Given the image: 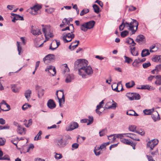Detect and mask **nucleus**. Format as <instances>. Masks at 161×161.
I'll use <instances>...</instances> for the list:
<instances>
[{"mask_svg": "<svg viewBox=\"0 0 161 161\" xmlns=\"http://www.w3.org/2000/svg\"><path fill=\"white\" fill-rule=\"evenodd\" d=\"M6 140L5 139L2 138H0V146H3L5 144Z\"/></svg>", "mask_w": 161, "mask_h": 161, "instance_id": "58", "label": "nucleus"}, {"mask_svg": "<svg viewBox=\"0 0 161 161\" xmlns=\"http://www.w3.org/2000/svg\"><path fill=\"white\" fill-rule=\"evenodd\" d=\"M72 20V19L70 18L69 20H68L67 19L64 18L62 21V23H66L68 25L70 24V21H71Z\"/></svg>", "mask_w": 161, "mask_h": 161, "instance_id": "44", "label": "nucleus"}, {"mask_svg": "<svg viewBox=\"0 0 161 161\" xmlns=\"http://www.w3.org/2000/svg\"><path fill=\"white\" fill-rule=\"evenodd\" d=\"M31 91L30 89L27 90L25 91V96L28 101H29L30 98V95L31 94Z\"/></svg>", "mask_w": 161, "mask_h": 161, "instance_id": "21", "label": "nucleus"}, {"mask_svg": "<svg viewBox=\"0 0 161 161\" xmlns=\"http://www.w3.org/2000/svg\"><path fill=\"white\" fill-rule=\"evenodd\" d=\"M89 12V10L88 9H84L82 10L80 13V15L82 16L85 14Z\"/></svg>", "mask_w": 161, "mask_h": 161, "instance_id": "42", "label": "nucleus"}, {"mask_svg": "<svg viewBox=\"0 0 161 161\" xmlns=\"http://www.w3.org/2000/svg\"><path fill=\"white\" fill-rule=\"evenodd\" d=\"M44 94V90L42 89H40V91L38 92V97L39 98H41L42 97L43 95Z\"/></svg>", "mask_w": 161, "mask_h": 161, "instance_id": "38", "label": "nucleus"}, {"mask_svg": "<svg viewBox=\"0 0 161 161\" xmlns=\"http://www.w3.org/2000/svg\"><path fill=\"white\" fill-rule=\"evenodd\" d=\"M24 20V18L23 17L17 14L15 15V16L14 17L13 19L12 20V21L14 23L15 22L16 20Z\"/></svg>", "mask_w": 161, "mask_h": 161, "instance_id": "22", "label": "nucleus"}, {"mask_svg": "<svg viewBox=\"0 0 161 161\" xmlns=\"http://www.w3.org/2000/svg\"><path fill=\"white\" fill-rule=\"evenodd\" d=\"M116 136L117 138H119L121 139H122V137H124V135H125V134H114Z\"/></svg>", "mask_w": 161, "mask_h": 161, "instance_id": "61", "label": "nucleus"}, {"mask_svg": "<svg viewBox=\"0 0 161 161\" xmlns=\"http://www.w3.org/2000/svg\"><path fill=\"white\" fill-rule=\"evenodd\" d=\"M79 146V144L77 143H73L72 145V150H73L74 149H76L78 148Z\"/></svg>", "mask_w": 161, "mask_h": 161, "instance_id": "56", "label": "nucleus"}, {"mask_svg": "<svg viewBox=\"0 0 161 161\" xmlns=\"http://www.w3.org/2000/svg\"><path fill=\"white\" fill-rule=\"evenodd\" d=\"M131 138L135 141H140V139L137 137V136L136 134L133 133L132 134Z\"/></svg>", "mask_w": 161, "mask_h": 161, "instance_id": "49", "label": "nucleus"}, {"mask_svg": "<svg viewBox=\"0 0 161 161\" xmlns=\"http://www.w3.org/2000/svg\"><path fill=\"white\" fill-rule=\"evenodd\" d=\"M57 143L59 147H64L67 145L68 142L66 140L61 138L57 140Z\"/></svg>", "mask_w": 161, "mask_h": 161, "instance_id": "10", "label": "nucleus"}, {"mask_svg": "<svg viewBox=\"0 0 161 161\" xmlns=\"http://www.w3.org/2000/svg\"><path fill=\"white\" fill-rule=\"evenodd\" d=\"M73 79V76L70 75H68L65 80V82L67 83L70 82Z\"/></svg>", "mask_w": 161, "mask_h": 161, "instance_id": "35", "label": "nucleus"}, {"mask_svg": "<svg viewBox=\"0 0 161 161\" xmlns=\"http://www.w3.org/2000/svg\"><path fill=\"white\" fill-rule=\"evenodd\" d=\"M26 129L23 128L19 125H18L17 132L20 135L25 134V133Z\"/></svg>", "mask_w": 161, "mask_h": 161, "instance_id": "19", "label": "nucleus"}, {"mask_svg": "<svg viewBox=\"0 0 161 161\" xmlns=\"http://www.w3.org/2000/svg\"><path fill=\"white\" fill-rule=\"evenodd\" d=\"M152 60L155 62H161V55H156L153 57Z\"/></svg>", "mask_w": 161, "mask_h": 161, "instance_id": "27", "label": "nucleus"}, {"mask_svg": "<svg viewBox=\"0 0 161 161\" xmlns=\"http://www.w3.org/2000/svg\"><path fill=\"white\" fill-rule=\"evenodd\" d=\"M158 140L154 139L148 142L147 144V147H149L150 150H152L153 148L158 144Z\"/></svg>", "mask_w": 161, "mask_h": 161, "instance_id": "8", "label": "nucleus"}, {"mask_svg": "<svg viewBox=\"0 0 161 161\" xmlns=\"http://www.w3.org/2000/svg\"><path fill=\"white\" fill-rule=\"evenodd\" d=\"M150 54L148 50L147 49H143L141 55L142 57H144Z\"/></svg>", "mask_w": 161, "mask_h": 161, "instance_id": "28", "label": "nucleus"}, {"mask_svg": "<svg viewBox=\"0 0 161 161\" xmlns=\"http://www.w3.org/2000/svg\"><path fill=\"white\" fill-rule=\"evenodd\" d=\"M32 124V121L31 119H30L28 121V123H24L25 126L27 127H30Z\"/></svg>", "mask_w": 161, "mask_h": 161, "instance_id": "55", "label": "nucleus"}, {"mask_svg": "<svg viewBox=\"0 0 161 161\" xmlns=\"http://www.w3.org/2000/svg\"><path fill=\"white\" fill-rule=\"evenodd\" d=\"M155 46H152L151 47H150V52H153L155 51H156L158 50V48L156 47L155 49L154 50H152L155 48Z\"/></svg>", "mask_w": 161, "mask_h": 161, "instance_id": "60", "label": "nucleus"}, {"mask_svg": "<svg viewBox=\"0 0 161 161\" xmlns=\"http://www.w3.org/2000/svg\"><path fill=\"white\" fill-rule=\"evenodd\" d=\"M89 119H88V122L87 123V125H88L92 124L93 121V118L92 116H89Z\"/></svg>", "mask_w": 161, "mask_h": 161, "instance_id": "46", "label": "nucleus"}, {"mask_svg": "<svg viewBox=\"0 0 161 161\" xmlns=\"http://www.w3.org/2000/svg\"><path fill=\"white\" fill-rule=\"evenodd\" d=\"M54 56L53 54H48L43 58V61L45 64H47L50 61L54 59Z\"/></svg>", "mask_w": 161, "mask_h": 161, "instance_id": "11", "label": "nucleus"}, {"mask_svg": "<svg viewBox=\"0 0 161 161\" xmlns=\"http://www.w3.org/2000/svg\"><path fill=\"white\" fill-rule=\"evenodd\" d=\"M79 75L82 76L83 78L87 77V76H91L93 73V70L90 66H86L83 69L81 68L80 70Z\"/></svg>", "mask_w": 161, "mask_h": 161, "instance_id": "2", "label": "nucleus"}, {"mask_svg": "<svg viewBox=\"0 0 161 161\" xmlns=\"http://www.w3.org/2000/svg\"><path fill=\"white\" fill-rule=\"evenodd\" d=\"M133 95V93H127L126 94V96L130 100H132Z\"/></svg>", "mask_w": 161, "mask_h": 161, "instance_id": "47", "label": "nucleus"}, {"mask_svg": "<svg viewBox=\"0 0 161 161\" xmlns=\"http://www.w3.org/2000/svg\"><path fill=\"white\" fill-rule=\"evenodd\" d=\"M111 109H115L117 106V103L113 100L111 101Z\"/></svg>", "mask_w": 161, "mask_h": 161, "instance_id": "36", "label": "nucleus"}, {"mask_svg": "<svg viewBox=\"0 0 161 161\" xmlns=\"http://www.w3.org/2000/svg\"><path fill=\"white\" fill-rule=\"evenodd\" d=\"M60 45L59 41L55 40V42H53L49 46V49L52 50H54L57 48Z\"/></svg>", "mask_w": 161, "mask_h": 161, "instance_id": "13", "label": "nucleus"}, {"mask_svg": "<svg viewBox=\"0 0 161 161\" xmlns=\"http://www.w3.org/2000/svg\"><path fill=\"white\" fill-rule=\"evenodd\" d=\"M10 128L9 126L8 125H5L3 126L0 125V130L9 129Z\"/></svg>", "mask_w": 161, "mask_h": 161, "instance_id": "45", "label": "nucleus"}, {"mask_svg": "<svg viewBox=\"0 0 161 161\" xmlns=\"http://www.w3.org/2000/svg\"><path fill=\"white\" fill-rule=\"evenodd\" d=\"M126 42L129 44H132V46H134L136 44L134 40L131 38H128L126 40Z\"/></svg>", "mask_w": 161, "mask_h": 161, "instance_id": "23", "label": "nucleus"}, {"mask_svg": "<svg viewBox=\"0 0 161 161\" xmlns=\"http://www.w3.org/2000/svg\"><path fill=\"white\" fill-rule=\"evenodd\" d=\"M135 85V82L133 80H132L130 82L127 83L125 84V86L127 88L132 87Z\"/></svg>", "mask_w": 161, "mask_h": 161, "instance_id": "29", "label": "nucleus"}, {"mask_svg": "<svg viewBox=\"0 0 161 161\" xmlns=\"http://www.w3.org/2000/svg\"><path fill=\"white\" fill-rule=\"evenodd\" d=\"M74 31H71L70 33H63L62 39L64 43H66L70 42L72 39L74 38L75 36L74 34L73 33Z\"/></svg>", "mask_w": 161, "mask_h": 161, "instance_id": "5", "label": "nucleus"}, {"mask_svg": "<svg viewBox=\"0 0 161 161\" xmlns=\"http://www.w3.org/2000/svg\"><path fill=\"white\" fill-rule=\"evenodd\" d=\"M0 160H10V158L9 157L8 155H5L3 157H1V158Z\"/></svg>", "mask_w": 161, "mask_h": 161, "instance_id": "51", "label": "nucleus"}, {"mask_svg": "<svg viewBox=\"0 0 161 161\" xmlns=\"http://www.w3.org/2000/svg\"><path fill=\"white\" fill-rule=\"evenodd\" d=\"M93 8L94 10V12L98 14L99 12V8L97 5L96 4L93 5Z\"/></svg>", "mask_w": 161, "mask_h": 161, "instance_id": "34", "label": "nucleus"}, {"mask_svg": "<svg viewBox=\"0 0 161 161\" xmlns=\"http://www.w3.org/2000/svg\"><path fill=\"white\" fill-rule=\"evenodd\" d=\"M42 131L40 130L39 131L37 136L36 140H38L41 139V135L42 134Z\"/></svg>", "mask_w": 161, "mask_h": 161, "instance_id": "57", "label": "nucleus"}, {"mask_svg": "<svg viewBox=\"0 0 161 161\" xmlns=\"http://www.w3.org/2000/svg\"><path fill=\"white\" fill-rule=\"evenodd\" d=\"M153 108L152 109H145L143 112L145 115H150L154 110Z\"/></svg>", "mask_w": 161, "mask_h": 161, "instance_id": "32", "label": "nucleus"}, {"mask_svg": "<svg viewBox=\"0 0 161 161\" xmlns=\"http://www.w3.org/2000/svg\"><path fill=\"white\" fill-rule=\"evenodd\" d=\"M155 88L152 86L147 85V89L149 91H152L155 89Z\"/></svg>", "mask_w": 161, "mask_h": 161, "instance_id": "63", "label": "nucleus"}, {"mask_svg": "<svg viewBox=\"0 0 161 161\" xmlns=\"http://www.w3.org/2000/svg\"><path fill=\"white\" fill-rule=\"evenodd\" d=\"M107 133V130L106 129H103L102 131L99 132L100 136H103Z\"/></svg>", "mask_w": 161, "mask_h": 161, "instance_id": "41", "label": "nucleus"}, {"mask_svg": "<svg viewBox=\"0 0 161 161\" xmlns=\"http://www.w3.org/2000/svg\"><path fill=\"white\" fill-rule=\"evenodd\" d=\"M31 33L34 36H38L41 34V31L38 29H32L31 30Z\"/></svg>", "mask_w": 161, "mask_h": 161, "instance_id": "20", "label": "nucleus"}, {"mask_svg": "<svg viewBox=\"0 0 161 161\" xmlns=\"http://www.w3.org/2000/svg\"><path fill=\"white\" fill-rule=\"evenodd\" d=\"M95 22L94 20H91L89 22H84L80 25V29L84 32L86 31L88 29L93 28Z\"/></svg>", "mask_w": 161, "mask_h": 161, "instance_id": "4", "label": "nucleus"}, {"mask_svg": "<svg viewBox=\"0 0 161 161\" xmlns=\"http://www.w3.org/2000/svg\"><path fill=\"white\" fill-rule=\"evenodd\" d=\"M53 67H54V66H53L52 65H50V66H48L45 69V71L46 72H47V71H50V70L52 69H53Z\"/></svg>", "mask_w": 161, "mask_h": 161, "instance_id": "62", "label": "nucleus"}, {"mask_svg": "<svg viewBox=\"0 0 161 161\" xmlns=\"http://www.w3.org/2000/svg\"><path fill=\"white\" fill-rule=\"evenodd\" d=\"M124 58L125 59V63H126L127 64H129L133 61V60L131 58L126 56H124Z\"/></svg>", "mask_w": 161, "mask_h": 161, "instance_id": "33", "label": "nucleus"}, {"mask_svg": "<svg viewBox=\"0 0 161 161\" xmlns=\"http://www.w3.org/2000/svg\"><path fill=\"white\" fill-rule=\"evenodd\" d=\"M17 45L18 48V50L19 52V54H20V53L22 50L21 47L20 46L19 42H17Z\"/></svg>", "mask_w": 161, "mask_h": 161, "instance_id": "48", "label": "nucleus"}, {"mask_svg": "<svg viewBox=\"0 0 161 161\" xmlns=\"http://www.w3.org/2000/svg\"><path fill=\"white\" fill-rule=\"evenodd\" d=\"M141 63V61L140 58H138V59H136L133 63L132 65L135 67H136L138 66V65L139 63Z\"/></svg>", "mask_w": 161, "mask_h": 161, "instance_id": "31", "label": "nucleus"}, {"mask_svg": "<svg viewBox=\"0 0 161 161\" xmlns=\"http://www.w3.org/2000/svg\"><path fill=\"white\" fill-rule=\"evenodd\" d=\"M3 104L5 105L7 108V109H2L3 111H8L10 109V106L7 104L4 100H3L0 103V105H1V106Z\"/></svg>", "mask_w": 161, "mask_h": 161, "instance_id": "25", "label": "nucleus"}, {"mask_svg": "<svg viewBox=\"0 0 161 161\" xmlns=\"http://www.w3.org/2000/svg\"><path fill=\"white\" fill-rule=\"evenodd\" d=\"M78 124L76 122H73L69 124L66 128V130L67 131H71L78 127Z\"/></svg>", "mask_w": 161, "mask_h": 161, "instance_id": "9", "label": "nucleus"}, {"mask_svg": "<svg viewBox=\"0 0 161 161\" xmlns=\"http://www.w3.org/2000/svg\"><path fill=\"white\" fill-rule=\"evenodd\" d=\"M133 94L132 100H138L140 99L141 96L139 94L136 93H133Z\"/></svg>", "mask_w": 161, "mask_h": 161, "instance_id": "26", "label": "nucleus"}, {"mask_svg": "<svg viewBox=\"0 0 161 161\" xmlns=\"http://www.w3.org/2000/svg\"><path fill=\"white\" fill-rule=\"evenodd\" d=\"M58 91H57L56 93V94L57 95V97L58 98V102L59 103V105L60 107H62V104H64L65 102V98H64V94H63V93H62V97L61 98H59L58 94Z\"/></svg>", "mask_w": 161, "mask_h": 161, "instance_id": "16", "label": "nucleus"}, {"mask_svg": "<svg viewBox=\"0 0 161 161\" xmlns=\"http://www.w3.org/2000/svg\"><path fill=\"white\" fill-rule=\"evenodd\" d=\"M54 153L55 154L54 157L57 160L60 159L63 157L61 154H58L56 153Z\"/></svg>", "mask_w": 161, "mask_h": 161, "instance_id": "39", "label": "nucleus"}, {"mask_svg": "<svg viewBox=\"0 0 161 161\" xmlns=\"http://www.w3.org/2000/svg\"><path fill=\"white\" fill-rule=\"evenodd\" d=\"M104 104V100H103L101 102H100L99 104L97 106V109H100L101 108L103 107V104Z\"/></svg>", "mask_w": 161, "mask_h": 161, "instance_id": "54", "label": "nucleus"}, {"mask_svg": "<svg viewBox=\"0 0 161 161\" xmlns=\"http://www.w3.org/2000/svg\"><path fill=\"white\" fill-rule=\"evenodd\" d=\"M151 117L154 122L160 119V116L156 111H154L153 114L151 115Z\"/></svg>", "mask_w": 161, "mask_h": 161, "instance_id": "15", "label": "nucleus"}, {"mask_svg": "<svg viewBox=\"0 0 161 161\" xmlns=\"http://www.w3.org/2000/svg\"><path fill=\"white\" fill-rule=\"evenodd\" d=\"M87 61L83 59H78L75 63L74 69H78L79 74L80 73V69H83L84 67L87 65Z\"/></svg>", "mask_w": 161, "mask_h": 161, "instance_id": "3", "label": "nucleus"}, {"mask_svg": "<svg viewBox=\"0 0 161 161\" xmlns=\"http://www.w3.org/2000/svg\"><path fill=\"white\" fill-rule=\"evenodd\" d=\"M146 156L147 158L148 161H155L153 159L152 156H151L147 155Z\"/></svg>", "mask_w": 161, "mask_h": 161, "instance_id": "64", "label": "nucleus"}, {"mask_svg": "<svg viewBox=\"0 0 161 161\" xmlns=\"http://www.w3.org/2000/svg\"><path fill=\"white\" fill-rule=\"evenodd\" d=\"M130 51L131 53V54L133 56H138V53L136 51L135 47H131L130 48Z\"/></svg>", "mask_w": 161, "mask_h": 161, "instance_id": "30", "label": "nucleus"}, {"mask_svg": "<svg viewBox=\"0 0 161 161\" xmlns=\"http://www.w3.org/2000/svg\"><path fill=\"white\" fill-rule=\"evenodd\" d=\"M136 132L142 136L144 135L145 134V132L142 129L136 130Z\"/></svg>", "mask_w": 161, "mask_h": 161, "instance_id": "52", "label": "nucleus"}, {"mask_svg": "<svg viewBox=\"0 0 161 161\" xmlns=\"http://www.w3.org/2000/svg\"><path fill=\"white\" fill-rule=\"evenodd\" d=\"M42 31L44 34V36L46 40L44 41L45 42L48 41L49 37H52L53 36V33L50 32V29L48 27L43 28L42 29Z\"/></svg>", "mask_w": 161, "mask_h": 161, "instance_id": "7", "label": "nucleus"}, {"mask_svg": "<svg viewBox=\"0 0 161 161\" xmlns=\"http://www.w3.org/2000/svg\"><path fill=\"white\" fill-rule=\"evenodd\" d=\"M138 25V22L136 20L133 19L130 23L127 22H124L123 21L121 25H119V30L121 31L123 30L125 27H129L128 30L131 31V34H133L135 33L137 29Z\"/></svg>", "mask_w": 161, "mask_h": 161, "instance_id": "1", "label": "nucleus"}, {"mask_svg": "<svg viewBox=\"0 0 161 161\" xmlns=\"http://www.w3.org/2000/svg\"><path fill=\"white\" fill-rule=\"evenodd\" d=\"M42 8V6L38 4L35 5L32 7H31L28 10L31 14L36 15L37 14L39 11Z\"/></svg>", "mask_w": 161, "mask_h": 161, "instance_id": "6", "label": "nucleus"}, {"mask_svg": "<svg viewBox=\"0 0 161 161\" xmlns=\"http://www.w3.org/2000/svg\"><path fill=\"white\" fill-rule=\"evenodd\" d=\"M136 127L135 125H130L129 127V130L130 131L136 132Z\"/></svg>", "mask_w": 161, "mask_h": 161, "instance_id": "40", "label": "nucleus"}, {"mask_svg": "<svg viewBox=\"0 0 161 161\" xmlns=\"http://www.w3.org/2000/svg\"><path fill=\"white\" fill-rule=\"evenodd\" d=\"M136 41L139 44L144 43L146 42L145 37L142 35H140L137 36Z\"/></svg>", "mask_w": 161, "mask_h": 161, "instance_id": "12", "label": "nucleus"}, {"mask_svg": "<svg viewBox=\"0 0 161 161\" xmlns=\"http://www.w3.org/2000/svg\"><path fill=\"white\" fill-rule=\"evenodd\" d=\"M155 78L156 79V80L155 82V84L157 86H159L161 85V82L160 81L158 77H156V76L155 77Z\"/></svg>", "mask_w": 161, "mask_h": 161, "instance_id": "53", "label": "nucleus"}, {"mask_svg": "<svg viewBox=\"0 0 161 161\" xmlns=\"http://www.w3.org/2000/svg\"><path fill=\"white\" fill-rule=\"evenodd\" d=\"M47 105L49 108L53 109L56 107V105L54 101L51 99H49L47 103Z\"/></svg>", "mask_w": 161, "mask_h": 161, "instance_id": "17", "label": "nucleus"}, {"mask_svg": "<svg viewBox=\"0 0 161 161\" xmlns=\"http://www.w3.org/2000/svg\"><path fill=\"white\" fill-rule=\"evenodd\" d=\"M126 114L130 116H138V114H137L134 111L132 110H130L126 112Z\"/></svg>", "mask_w": 161, "mask_h": 161, "instance_id": "24", "label": "nucleus"}, {"mask_svg": "<svg viewBox=\"0 0 161 161\" xmlns=\"http://www.w3.org/2000/svg\"><path fill=\"white\" fill-rule=\"evenodd\" d=\"M121 141L124 144L131 146L133 149H135V146L136 144V143L131 142L130 141L128 140L125 139H121Z\"/></svg>", "mask_w": 161, "mask_h": 161, "instance_id": "14", "label": "nucleus"}, {"mask_svg": "<svg viewBox=\"0 0 161 161\" xmlns=\"http://www.w3.org/2000/svg\"><path fill=\"white\" fill-rule=\"evenodd\" d=\"M111 101L108 102L106 103L105 106L106 109H111Z\"/></svg>", "mask_w": 161, "mask_h": 161, "instance_id": "50", "label": "nucleus"}, {"mask_svg": "<svg viewBox=\"0 0 161 161\" xmlns=\"http://www.w3.org/2000/svg\"><path fill=\"white\" fill-rule=\"evenodd\" d=\"M151 65V64L150 62L147 63H145L142 64V66L144 68H146L149 67Z\"/></svg>", "mask_w": 161, "mask_h": 161, "instance_id": "59", "label": "nucleus"}, {"mask_svg": "<svg viewBox=\"0 0 161 161\" xmlns=\"http://www.w3.org/2000/svg\"><path fill=\"white\" fill-rule=\"evenodd\" d=\"M161 70V64L156 65L155 68L151 71L153 74H158Z\"/></svg>", "mask_w": 161, "mask_h": 161, "instance_id": "18", "label": "nucleus"}, {"mask_svg": "<svg viewBox=\"0 0 161 161\" xmlns=\"http://www.w3.org/2000/svg\"><path fill=\"white\" fill-rule=\"evenodd\" d=\"M128 33L129 32L126 30H125L121 32V36L122 37H125L128 35Z\"/></svg>", "mask_w": 161, "mask_h": 161, "instance_id": "43", "label": "nucleus"}, {"mask_svg": "<svg viewBox=\"0 0 161 161\" xmlns=\"http://www.w3.org/2000/svg\"><path fill=\"white\" fill-rule=\"evenodd\" d=\"M115 136L114 135H111L108 136V138L109 140L111 141V142H114L115 141L116 139Z\"/></svg>", "mask_w": 161, "mask_h": 161, "instance_id": "37", "label": "nucleus"}]
</instances>
